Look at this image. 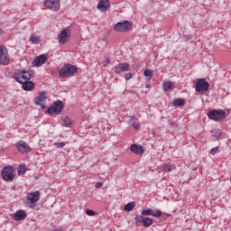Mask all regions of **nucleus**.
Segmentation results:
<instances>
[{
    "label": "nucleus",
    "mask_w": 231,
    "mask_h": 231,
    "mask_svg": "<svg viewBox=\"0 0 231 231\" xmlns=\"http://www.w3.org/2000/svg\"><path fill=\"white\" fill-rule=\"evenodd\" d=\"M109 62H111V60H107L106 61V64H109Z\"/></svg>",
    "instance_id": "58836bf2"
},
{
    "label": "nucleus",
    "mask_w": 231,
    "mask_h": 231,
    "mask_svg": "<svg viewBox=\"0 0 231 231\" xmlns=\"http://www.w3.org/2000/svg\"><path fill=\"white\" fill-rule=\"evenodd\" d=\"M143 225L145 228H149L151 225H152V218L151 217H144L143 216H136L135 217V225L136 226H140V224Z\"/></svg>",
    "instance_id": "f8f14e48"
},
{
    "label": "nucleus",
    "mask_w": 231,
    "mask_h": 231,
    "mask_svg": "<svg viewBox=\"0 0 231 231\" xmlns=\"http://www.w3.org/2000/svg\"><path fill=\"white\" fill-rule=\"evenodd\" d=\"M71 124H72L71 118H69V117H65V118L63 119V125H64L65 127H69V125H71Z\"/></svg>",
    "instance_id": "c85d7f7f"
},
{
    "label": "nucleus",
    "mask_w": 231,
    "mask_h": 231,
    "mask_svg": "<svg viewBox=\"0 0 231 231\" xmlns=\"http://www.w3.org/2000/svg\"><path fill=\"white\" fill-rule=\"evenodd\" d=\"M125 71H129V65L127 62L119 63L115 67V73L120 75V73H125Z\"/></svg>",
    "instance_id": "dca6fc26"
},
{
    "label": "nucleus",
    "mask_w": 231,
    "mask_h": 231,
    "mask_svg": "<svg viewBox=\"0 0 231 231\" xmlns=\"http://www.w3.org/2000/svg\"><path fill=\"white\" fill-rule=\"evenodd\" d=\"M48 60V56L46 54H41L38 57L35 58V60L32 61V66H35L36 68H41L42 64H44Z\"/></svg>",
    "instance_id": "4468645a"
},
{
    "label": "nucleus",
    "mask_w": 231,
    "mask_h": 231,
    "mask_svg": "<svg viewBox=\"0 0 231 231\" xmlns=\"http://www.w3.org/2000/svg\"><path fill=\"white\" fill-rule=\"evenodd\" d=\"M176 165L174 163H165L163 165V170L165 172H172V171H175Z\"/></svg>",
    "instance_id": "4be33fe9"
},
{
    "label": "nucleus",
    "mask_w": 231,
    "mask_h": 231,
    "mask_svg": "<svg viewBox=\"0 0 231 231\" xmlns=\"http://www.w3.org/2000/svg\"><path fill=\"white\" fill-rule=\"evenodd\" d=\"M43 5L48 10H52V12H57L60 9V1L59 0H45Z\"/></svg>",
    "instance_id": "9b49d317"
},
{
    "label": "nucleus",
    "mask_w": 231,
    "mask_h": 231,
    "mask_svg": "<svg viewBox=\"0 0 231 231\" xmlns=\"http://www.w3.org/2000/svg\"><path fill=\"white\" fill-rule=\"evenodd\" d=\"M69 143L68 142L64 143V142H60V143H54L55 147H57V149H62L66 146V144Z\"/></svg>",
    "instance_id": "c756f323"
},
{
    "label": "nucleus",
    "mask_w": 231,
    "mask_h": 231,
    "mask_svg": "<svg viewBox=\"0 0 231 231\" xmlns=\"http://www.w3.org/2000/svg\"><path fill=\"white\" fill-rule=\"evenodd\" d=\"M7 64H10V55L8 54V50L5 46L0 45V65L7 66Z\"/></svg>",
    "instance_id": "6e6552de"
},
{
    "label": "nucleus",
    "mask_w": 231,
    "mask_h": 231,
    "mask_svg": "<svg viewBox=\"0 0 231 231\" xmlns=\"http://www.w3.org/2000/svg\"><path fill=\"white\" fill-rule=\"evenodd\" d=\"M86 214L87 216H95V211L91 210V209H87L86 210Z\"/></svg>",
    "instance_id": "f704fd0d"
},
{
    "label": "nucleus",
    "mask_w": 231,
    "mask_h": 231,
    "mask_svg": "<svg viewBox=\"0 0 231 231\" xmlns=\"http://www.w3.org/2000/svg\"><path fill=\"white\" fill-rule=\"evenodd\" d=\"M209 120H214L215 122H219L226 117V112L225 110L213 109L208 113Z\"/></svg>",
    "instance_id": "7ed1b4c3"
},
{
    "label": "nucleus",
    "mask_w": 231,
    "mask_h": 231,
    "mask_svg": "<svg viewBox=\"0 0 231 231\" xmlns=\"http://www.w3.org/2000/svg\"><path fill=\"white\" fill-rule=\"evenodd\" d=\"M69 37H71V32H69V29H64L58 35V42L60 44H66L69 41Z\"/></svg>",
    "instance_id": "ddd939ff"
},
{
    "label": "nucleus",
    "mask_w": 231,
    "mask_h": 231,
    "mask_svg": "<svg viewBox=\"0 0 231 231\" xmlns=\"http://www.w3.org/2000/svg\"><path fill=\"white\" fill-rule=\"evenodd\" d=\"M48 96L46 92H41L37 97H34V104L36 106H41L42 109H46V100Z\"/></svg>",
    "instance_id": "9d476101"
},
{
    "label": "nucleus",
    "mask_w": 231,
    "mask_h": 231,
    "mask_svg": "<svg viewBox=\"0 0 231 231\" xmlns=\"http://www.w3.org/2000/svg\"><path fill=\"white\" fill-rule=\"evenodd\" d=\"M104 185L103 182H97L96 183V189H100V187H102Z\"/></svg>",
    "instance_id": "4c0bfd02"
},
{
    "label": "nucleus",
    "mask_w": 231,
    "mask_h": 231,
    "mask_svg": "<svg viewBox=\"0 0 231 231\" xmlns=\"http://www.w3.org/2000/svg\"><path fill=\"white\" fill-rule=\"evenodd\" d=\"M143 74H144V77H149L150 79L152 78V71L151 69L144 70Z\"/></svg>",
    "instance_id": "2f4dec72"
},
{
    "label": "nucleus",
    "mask_w": 231,
    "mask_h": 231,
    "mask_svg": "<svg viewBox=\"0 0 231 231\" xmlns=\"http://www.w3.org/2000/svg\"><path fill=\"white\" fill-rule=\"evenodd\" d=\"M174 88V86L172 85V82L171 81H165L162 84V88L163 91L167 92V91H171V89H172Z\"/></svg>",
    "instance_id": "b1692460"
},
{
    "label": "nucleus",
    "mask_w": 231,
    "mask_h": 231,
    "mask_svg": "<svg viewBox=\"0 0 231 231\" xmlns=\"http://www.w3.org/2000/svg\"><path fill=\"white\" fill-rule=\"evenodd\" d=\"M130 151H132V152H134V154L137 155L143 154V147H142V145L134 143L130 146Z\"/></svg>",
    "instance_id": "412c9836"
},
{
    "label": "nucleus",
    "mask_w": 231,
    "mask_h": 231,
    "mask_svg": "<svg viewBox=\"0 0 231 231\" xmlns=\"http://www.w3.org/2000/svg\"><path fill=\"white\" fill-rule=\"evenodd\" d=\"M190 39H192V35H190V34H186V35L184 36V41H185L186 42H189V41H190Z\"/></svg>",
    "instance_id": "c9c22d12"
},
{
    "label": "nucleus",
    "mask_w": 231,
    "mask_h": 231,
    "mask_svg": "<svg viewBox=\"0 0 231 231\" xmlns=\"http://www.w3.org/2000/svg\"><path fill=\"white\" fill-rule=\"evenodd\" d=\"M132 127H134V129L138 130V129H140V127H142V125L140 123L133 122Z\"/></svg>",
    "instance_id": "72a5a7b5"
},
{
    "label": "nucleus",
    "mask_w": 231,
    "mask_h": 231,
    "mask_svg": "<svg viewBox=\"0 0 231 231\" xmlns=\"http://www.w3.org/2000/svg\"><path fill=\"white\" fill-rule=\"evenodd\" d=\"M169 123L171 129H173L174 131H178V125L176 124V121L170 120Z\"/></svg>",
    "instance_id": "7c9ffc66"
},
{
    "label": "nucleus",
    "mask_w": 231,
    "mask_h": 231,
    "mask_svg": "<svg viewBox=\"0 0 231 231\" xmlns=\"http://www.w3.org/2000/svg\"><path fill=\"white\" fill-rule=\"evenodd\" d=\"M208 88H210V84L205 79H196L195 90L197 93H207Z\"/></svg>",
    "instance_id": "39448f33"
},
{
    "label": "nucleus",
    "mask_w": 231,
    "mask_h": 231,
    "mask_svg": "<svg viewBox=\"0 0 231 231\" xmlns=\"http://www.w3.org/2000/svg\"><path fill=\"white\" fill-rule=\"evenodd\" d=\"M131 28H133V23H131L129 21L119 22L114 26V30L116 32H119L120 33L129 32Z\"/></svg>",
    "instance_id": "423d86ee"
},
{
    "label": "nucleus",
    "mask_w": 231,
    "mask_h": 231,
    "mask_svg": "<svg viewBox=\"0 0 231 231\" xmlns=\"http://www.w3.org/2000/svg\"><path fill=\"white\" fill-rule=\"evenodd\" d=\"M172 104L175 107H181L182 106H185V99L177 98L173 100Z\"/></svg>",
    "instance_id": "393cba45"
},
{
    "label": "nucleus",
    "mask_w": 231,
    "mask_h": 231,
    "mask_svg": "<svg viewBox=\"0 0 231 231\" xmlns=\"http://www.w3.org/2000/svg\"><path fill=\"white\" fill-rule=\"evenodd\" d=\"M109 6H111L109 0H99L97 8L99 10V12H106Z\"/></svg>",
    "instance_id": "a211bd4d"
},
{
    "label": "nucleus",
    "mask_w": 231,
    "mask_h": 231,
    "mask_svg": "<svg viewBox=\"0 0 231 231\" xmlns=\"http://www.w3.org/2000/svg\"><path fill=\"white\" fill-rule=\"evenodd\" d=\"M134 116H132L130 119V122H132V120H134Z\"/></svg>",
    "instance_id": "ea45409f"
},
{
    "label": "nucleus",
    "mask_w": 231,
    "mask_h": 231,
    "mask_svg": "<svg viewBox=\"0 0 231 231\" xmlns=\"http://www.w3.org/2000/svg\"><path fill=\"white\" fill-rule=\"evenodd\" d=\"M79 73V69L77 66L72 64H66L59 71L60 79H69L71 77H75Z\"/></svg>",
    "instance_id": "f257e3e1"
},
{
    "label": "nucleus",
    "mask_w": 231,
    "mask_h": 231,
    "mask_svg": "<svg viewBox=\"0 0 231 231\" xmlns=\"http://www.w3.org/2000/svg\"><path fill=\"white\" fill-rule=\"evenodd\" d=\"M29 41L30 42H32V44H39L40 42L39 36L35 35H31Z\"/></svg>",
    "instance_id": "bb28decb"
},
{
    "label": "nucleus",
    "mask_w": 231,
    "mask_h": 231,
    "mask_svg": "<svg viewBox=\"0 0 231 231\" xmlns=\"http://www.w3.org/2000/svg\"><path fill=\"white\" fill-rule=\"evenodd\" d=\"M33 76V71L32 70H22L19 73L14 75V79L19 84H23V82H28Z\"/></svg>",
    "instance_id": "f03ea898"
},
{
    "label": "nucleus",
    "mask_w": 231,
    "mask_h": 231,
    "mask_svg": "<svg viewBox=\"0 0 231 231\" xmlns=\"http://www.w3.org/2000/svg\"><path fill=\"white\" fill-rule=\"evenodd\" d=\"M33 88H35V84L30 79L22 83V89H23V91H32Z\"/></svg>",
    "instance_id": "aec40b11"
},
{
    "label": "nucleus",
    "mask_w": 231,
    "mask_h": 231,
    "mask_svg": "<svg viewBox=\"0 0 231 231\" xmlns=\"http://www.w3.org/2000/svg\"><path fill=\"white\" fill-rule=\"evenodd\" d=\"M16 149H18L19 152H22V154L30 152V147L24 141H19L16 143Z\"/></svg>",
    "instance_id": "2eb2a0df"
},
{
    "label": "nucleus",
    "mask_w": 231,
    "mask_h": 231,
    "mask_svg": "<svg viewBox=\"0 0 231 231\" xmlns=\"http://www.w3.org/2000/svg\"><path fill=\"white\" fill-rule=\"evenodd\" d=\"M142 216H152V217H160L162 216V210L156 209L154 212H152V209H143L141 212Z\"/></svg>",
    "instance_id": "f3484780"
},
{
    "label": "nucleus",
    "mask_w": 231,
    "mask_h": 231,
    "mask_svg": "<svg viewBox=\"0 0 231 231\" xmlns=\"http://www.w3.org/2000/svg\"><path fill=\"white\" fill-rule=\"evenodd\" d=\"M217 151H219V146L214 147L210 150V154H212V156L217 154Z\"/></svg>",
    "instance_id": "473e14b6"
},
{
    "label": "nucleus",
    "mask_w": 231,
    "mask_h": 231,
    "mask_svg": "<svg viewBox=\"0 0 231 231\" xmlns=\"http://www.w3.org/2000/svg\"><path fill=\"white\" fill-rule=\"evenodd\" d=\"M64 109V103L62 101H56L47 109L49 115H60Z\"/></svg>",
    "instance_id": "0eeeda50"
},
{
    "label": "nucleus",
    "mask_w": 231,
    "mask_h": 231,
    "mask_svg": "<svg viewBox=\"0 0 231 231\" xmlns=\"http://www.w3.org/2000/svg\"><path fill=\"white\" fill-rule=\"evenodd\" d=\"M26 173V165L21 164L17 169L18 176H23V174Z\"/></svg>",
    "instance_id": "a878e982"
},
{
    "label": "nucleus",
    "mask_w": 231,
    "mask_h": 231,
    "mask_svg": "<svg viewBox=\"0 0 231 231\" xmlns=\"http://www.w3.org/2000/svg\"><path fill=\"white\" fill-rule=\"evenodd\" d=\"M165 217H169V215H165Z\"/></svg>",
    "instance_id": "a19ab883"
},
{
    "label": "nucleus",
    "mask_w": 231,
    "mask_h": 231,
    "mask_svg": "<svg viewBox=\"0 0 231 231\" xmlns=\"http://www.w3.org/2000/svg\"><path fill=\"white\" fill-rule=\"evenodd\" d=\"M125 80H130V79H133V74L132 73L125 74Z\"/></svg>",
    "instance_id": "e433bc0d"
},
{
    "label": "nucleus",
    "mask_w": 231,
    "mask_h": 231,
    "mask_svg": "<svg viewBox=\"0 0 231 231\" xmlns=\"http://www.w3.org/2000/svg\"><path fill=\"white\" fill-rule=\"evenodd\" d=\"M27 216L26 211L20 209L14 213V221H24Z\"/></svg>",
    "instance_id": "6ab92c4d"
},
{
    "label": "nucleus",
    "mask_w": 231,
    "mask_h": 231,
    "mask_svg": "<svg viewBox=\"0 0 231 231\" xmlns=\"http://www.w3.org/2000/svg\"><path fill=\"white\" fill-rule=\"evenodd\" d=\"M26 205H29L30 208H35V203H37V201H39V199H41V192L39 191H32L27 193L26 196Z\"/></svg>",
    "instance_id": "20e7f679"
},
{
    "label": "nucleus",
    "mask_w": 231,
    "mask_h": 231,
    "mask_svg": "<svg viewBox=\"0 0 231 231\" xmlns=\"http://www.w3.org/2000/svg\"><path fill=\"white\" fill-rule=\"evenodd\" d=\"M134 207H136V202L132 201L125 206L124 210L125 212H132V210H134Z\"/></svg>",
    "instance_id": "5701e85b"
},
{
    "label": "nucleus",
    "mask_w": 231,
    "mask_h": 231,
    "mask_svg": "<svg viewBox=\"0 0 231 231\" xmlns=\"http://www.w3.org/2000/svg\"><path fill=\"white\" fill-rule=\"evenodd\" d=\"M1 176L5 181H7V182L14 181V167L12 166L4 167L2 170Z\"/></svg>",
    "instance_id": "1a4fd4ad"
},
{
    "label": "nucleus",
    "mask_w": 231,
    "mask_h": 231,
    "mask_svg": "<svg viewBox=\"0 0 231 231\" xmlns=\"http://www.w3.org/2000/svg\"><path fill=\"white\" fill-rule=\"evenodd\" d=\"M213 138H219L223 133H221V130L216 129L211 131Z\"/></svg>",
    "instance_id": "cd10ccee"
}]
</instances>
